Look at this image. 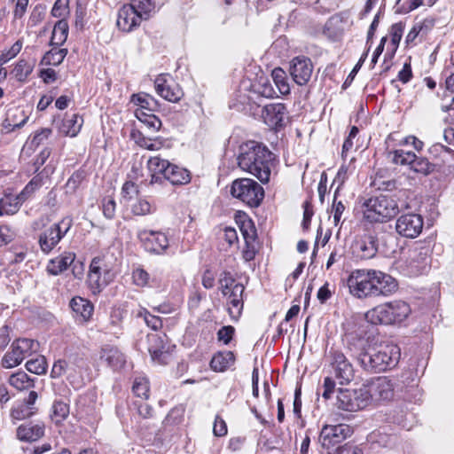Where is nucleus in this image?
I'll return each instance as SVG.
<instances>
[{
    "label": "nucleus",
    "mask_w": 454,
    "mask_h": 454,
    "mask_svg": "<svg viewBox=\"0 0 454 454\" xmlns=\"http://www.w3.org/2000/svg\"><path fill=\"white\" fill-rule=\"evenodd\" d=\"M336 454H363V451L356 445L346 443L336 450Z\"/></svg>",
    "instance_id": "774afa93"
},
{
    "label": "nucleus",
    "mask_w": 454,
    "mask_h": 454,
    "mask_svg": "<svg viewBox=\"0 0 454 454\" xmlns=\"http://www.w3.org/2000/svg\"><path fill=\"white\" fill-rule=\"evenodd\" d=\"M354 249L361 259H370L377 253L375 239L372 236L364 237L355 243Z\"/></svg>",
    "instance_id": "c85d7f7f"
},
{
    "label": "nucleus",
    "mask_w": 454,
    "mask_h": 454,
    "mask_svg": "<svg viewBox=\"0 0 454 454\" xmlns=\"http://www.w3.org/2000/svg\"><path fill=\"white\" fill-rule=\"evenodd\" d=\"M33 68L34 63L29 62L26 59H20L12 70V74L18 81L23 82L31 74Z\"/></svg>",
    "instance_id": "79ce46f5"
},
{
    "label": "nucleus",
    "mask_w": 454,
    "mask_h": 454,
    "mask_svg": "<svg viewBox=\"0 0 454 454\" xmlns=\"http://www.w3.org/2000/svg\"><path fill=\"white\" fill-rule=\"evenodd\" d=\"M356 356L364 370L380 372L394 368L398 364L401 350L393 343L364 347V342L361 341L360 351Z\"/></svg>",
    "instance_id": "7ed1b4c3"
},
{
    "label": "nucleus",
    "mask_w": 454,
    "mask_h": 454,
    "mask_svg": "<svg viewBox=\"0 0 454 454\" xmlns=\"http://www.w3.org/2000/svg\"><path fill=\"white\" fill-rule=\"evenodd\" d=\"M145 20L130 5L124 4L118 11L116 25L123 32L129 33Z\"/></svg>",
    "instance_id": "412c9836"
},
{
    "label": "nucleus",
    "mask_w": 454,
    "mask_h": 454,
    "mask_svg": "<svg viewBox=\"0 0 454 454\" xmlns=\"http://www.w3.org/2000/svg\"><path fill=\"white\" fill-rule=\"evenodd\" d=\"M28 372L40 375L43 374L47 369V362L43 356H37L35 358L28 360L26 364Z\"/></svg>",
    "instance_id": "09e8293b"
},
{
    "label": "nucleus",
    "mask_w": 454,
    "mask_h": 454,
    "mask_svg": "<svg viewBox=\"0 0 454 454\" xmlns=\"http://www.w3.org/2000/svg\"><path fill=\"white\" fill-rule=\"evenodd\" d=\"M353 434V429L346 424L325 425L319 434V442L325 449H330L345 441Z\"/></svg>",
    "instance_id": "ddd939ff"
},
{
    "label": "nucleus",
    "mask_w": 454,
    "mask_h": 454,
    "mask_svg": "<svg viewBox=\"0 0 454 454\" xmlns=\"http://www.w3.org/2000/svg\"><path fill=\"white\" fill-rule=\"evenodd\" d=\"M154 87L157 94L165 100L176 103L184 97V91L168 74H160L154 81Z\"/></svg>",
    "instance_id": "f3484780"
},
{
    "label": "nucleus",
    "mask_w": 454,
    "mask_h": 454,
    "mask_svg": "<svg viewBox=\"0 0 454 454\" xmlns=\"http://www.w3.org/2000/svg\"><path fill=\"white\" fill-rule=\"evenodd\" d=\"M155 207L152 205L145 199H138L132 206L131 211L134 215L144 216L153 214L155 211Z\"/></svg>",
    "instance_id": "8fccbe9b"
},
{
    "label": "nucleus",
    "mask_w": 454,
    "mask_h": 454,
    "mask_svg": "<svg viewBox=\"0 0 454 454\" xmlns=\"http://www.w3.org/2000/svg\"><path fill=\"white\" fill-rule=\"evenodd\" d=\"M137 238L145 249L150 253L161 254L168 247V239L160 231L140 230Z\"/></svg>",
    "instance_id": "a211bd4d"
},
{
    "label": "nucleus",
    "mask_w": 454,
    "mask_h": 454,
    "mask_svg": "<svg viewBox=\"0 0 454 454\" xmlns=\"http://www.w3.org/2000/svg\"><path fill=\"white\" fill-rule=\"evenodd\" d=\"M410 168L415 173L427 176L434 169V165L429 162L427 158L418 157L414 153V160L411 163Z\"/></svg>",
    "instance_id": "ea45409f"
},
{
    "label": "nucleus",
    "mask_w": 454,
    "mask_h": 454,
    "mask_svg": "<svg viewBox=\"0 0 454 454\" xmlns=\"http://www.w3.org/2000/svg\"><path fill=\"white\" fill-rule=\"evenodd\" d=\"M133 283L137 286H145L149 283V274L142 268H137L132 272Z\"/></svg>",
    "instance_id": "5fc2aeb1"
},
{
    "label": "nucleus",
    "mask_w": 454,
    "mask_h": 454,
    "mask_svg": "<svg viewBox=\"0 0 454 454\" xmlns=\"http://www.w3.org/2000/svg\"><path fill=\"white\" fill-rule=\"evenodd\" d=\"M213 432L216 436H223L227 434V426L223 419L219 417L215 418Z\"/></svg>",
    "instance_id": "338daca9"
},
{
    "label": "nucleus",
    "mask_w": 454,
    "mask_h": 454,
    "mask_svg": "<svg viewBox=\"0 0 454 454\" xmlns=\"http://www.w3.org/2000/svg\"><path fill=\"white\" fill-rule=\"evenodd\" d=\"M116 204L113 199H105L103 201V213L106 217L112 219L115 214Z\"/></svg>",
    "instance_id": "0e129e2a"
},
{
    "label": "nucleus",
    "mask_w": 454,
    "mask_h": 454,
    "mask_svg": "<svg viewBox=\"0 0 454 454\" xmlns=\"http://www.w3.org/2000/svg\"><path fill=\"white\" fill-rule=\"evenodd\" d=\"M219 286L223 296L226 300V306L230 317L237 321L243 309V293L245 287L236 282L230 272L224 271L220 275Z\"/></svg>",
    "instance_id": "6e6552de"
},
{
    "label": "nucleus",
    "mask_w": 454,
    "mask_h": 454,
    "mask_svg": "<svg viewBox=\"0 0 454 454\" xmlns=\"http://www.w3.org/2000/svg\"><path fill=\"white\" fill-rule=\"evenodd\" d=\"M82 125V119L76 114L67 117L62 125L63 132L69 137H75Z\"/></svg>",
    "instance_id": "e433bc0d"
},
{
    "label": "nucleus",
    "mask_w": 454,
    "mask_h": 454,
    "mask_svg": "<svg viewBox=\"0 0 454 454\" xmlns=\"http://www.w3.org/2000/svg\"><path fill=\"white\" fill-rule=\"evenodd\" d=\"M69 0H57L51 9L52 16L63 18L68 13Z\"/></svg>",
    "instance_id": "4d7b16f0"
},
{
    "label": "nucleus",
    "mask_w": 454,
    "mask_h": 454,
    "mask_svg": "<svg viewBox=\"0 0 454 454\" xmlns=\"http://www.w3.org/2000/svg\"><path fill=\"white\" fill-rule=\"evenodd\" d=\"M271 76L278 91L282 95H288L290 93V85L286 72L282 68L277 67L272 70Z\"/></svg>",
    "instance_id": "4c0bfd02"
},
{
    "label": "nucleus",
    "mask_w": 454,
    "mask_h": 454,
    "mask_svg": "<svg viewBox=\"0 0 454 454\" xmlns=\"http://www.w3.org/2000/svg\"><path fill=\"white\" fill-rule=\"evenodd\" d=\"M137 316L143 317L146 325L154 331L159 330L162 326V321L159 317L151 315L146 309H142Z\"/></svg>",
    "instance_id": "3c124183"
},
{
    "label": "nucleus",
    "mask_w": 454,
    "mask_h": 454,
    "mask_svg": "<svg viewBox=\"0 0 454 454\" xmlns=\"http://www.w3.org/2000/svg\"><path fill=\"white\" fill-rule=\"evenodd\" d=\"M347 286L352 296L365 299L389 295L396 290L397 282L380 270L359 269L349 274Z\"/></svg>",
    "instance_id": "f257e3e1"
},
{
    "label": "nucleus",
    "mask_w": 454,
    "mask_h": 454,
    "mask_svg": "<svg viewBox=\"0 0 454 454\" xmlns=\"http://www.w3.org/2000/svg\"><path fill=\"white\" fill-rule=\"evenodd\" d=\"M23 203L18 196L8 194L0 200V216L4 215H12L16 214Z\"/></svg>",
    "instance_id": "f704fd0d"
},
{
    "label": "nucleus",
    "mask_w": 454,
    "mask_h": 454,
    "mask_svg": "<svg viewBox=\"0 0 454 454\" xmlns=\"http://www.w3.org/2000/svg\"><path fill=\"white\" fill-rule=\"evenodd\" d=\"M430 268L429 249L427 247L414 248L411 251L408 269L411 275L419 276L427 272Z\"/></svg>",
    "instance_id": "6ab92c4d"
},
{
    "label": "nucleus",
    "mask_w": 454,
    "mask_h": 454,
    "mask_svg": "<svg viewBox=\"0 0 454 454\" xmlns=\"http://www.w3.org/2000/svg\"><path fill=\"white\" fill-rule=\"evenodd\" d=\"M73 311L79 315L84 321L88 320L93 313V305L86 299L74 297L70 301Z\"/></svg>",
    "instance_id": "72a5a7b5"
},
{
    "label": "nucleus",
    "mask_w": 454,
    "mask_h": 454,
    "mask_svg": "<svg viewBox=\"0 0 454 454\" xmlns=\"http://www.w3.org/2000/svg\"><path fill=\"white\" fill-rule=\"evenodd\" d=\"M234 334V328L231 325L222 327L218 333V340L223 341L224 344H228Z\"/></svg>",
    "instance_id": "e2e57ef3"
},
{
    "label": "nucleus",
    "mask_w": 454,
    "mask_h": 454,
    "mask_svg": "<svg viewBox=\"0 0 454 454\" xmlns=\"http://www.w3.org/2000/svg\"><path fill=\"white\" fill-rule=\"evenodd\" d=\"M331 365L335 377L340 380V384L348 383L353 379V366L343 353L333 351L332 353Z\"/></svg>",
    "instance_id": "4be33fe9"
},
{
    "label": "nucleus",
    "mask_w": 454,
    "mask_h": 454,
    "mask_svg": "<svg viewBox=\"0 0 454 454\" xmlns=\"http://www.w3.org/2000/svg\"><path fill=\"white\" fill-rule=\"evenodd\" d=\"M336 406L347 411H356L367 407V395L364 386L359 389H340L337 395Z\"/></svg>",
    "instance_id": "f8f14e48"
},
{
    "label": "nucleus",
    "mask_w": 454,
    "mask_h": 454,
    "mask_svg": "<svg viewBox=\"0 0 454 454\" xmlns=\"http://www.w3.org/2000/svg\"><path fill=\"white\" fill-rule=\"evenodd\" d=\"M44 434L43 424H23L17 429V436L20 441L34 442L40 439Z\"/></svg>",
    "instance_id": "cd10ccee"
},
{
    "label": "nucleus",
    "mask_w": 454,
    "mask_h": 454,
    "mask_svg": "<svg viewBox=\"0 0 454 454\" xmlns=\"http://www.w3.org/2000/svg\"><path fill=\"white\" fill-rule=\"evenodd\" d=\"M99 361L114 371H119L124 367L126 356L117 347L105 345L99 351Z\"/></svg>",
    "instance_id": "5701e85b"
},
{
    "label": "nucleus",
    "mask_w": 454,
    "mask_h": 454,
    "mask_svg": "<svg viewBox=\"0 0 454 454\" xmlns=\"http://www.w3.org/2000/svg\"><path fill=\"white\" fill-rule=\"evenodd\" d=\"M129 5L137 11L145 20H149L156 12L155 0H131Z\"/></svg>",
    "instance_id": "473e14b6"
},
{
    "label": "nucleus",
    "mask_w": 454,
    "mask_h": 454,
    "mask_svg": "<svg viewBox=\"0 0 454 454\" xmlns=\"http://www.w3.org/2000/svg\"><path fill=\"white\" fill-rule=\"evenodd\" d=\"M151 173L150 184L163 185L169 182L173 185H184L191 181L190 172L159 156L151 157L147 161Z\"/></svg>",
    "instance_id": "20e7f679"
},
{
    "label": "nucleus",
    "mask_w": 454,
    "mask_h": 454,
    "mask_svg": "<svg viewBox=\"0 0 454 454\" xmlns=\"http://www.w3.org/2000/svg\"><path fill=\"white\" fill-rule=\"evenodd\" d=\"M235 356L231 351L218 352L210 361V367L215 372H223L233 365Z\"/></svg>",
    "instance_id": "c756f323"
},
{
    "label": "nucleus",
    "mask_w": 454,
    "mask_h": 454,
    "mask_svg": "<svg viewBox=\"0 0 454 454\" xmlns=\"http://www.w3.org/2000/svg\"><path fill=\"white\" fill-rule=\"evenodd\" d=\"M68 35V25L65 20H59L52 30L51 44L52 46L61 45L66 42Z\"/></svg>",
    "instance_id": "c9c22d12"
},
{
    "label": "nucleus",
    "mask_w": 454,
    "mask_h": 454,
    "mask_svg": "<svg viewBox=\"0 0 454 454\" xmlns=\"http://www.w3.org/2000/svg\"><path fill=\"white\" fill-rule=\"evenodd\" d=\"M388 157L394 164L411 166L414 160V153L403 149L394 150L388 153Z\"/></svg>",
    "instance_id": "58836bf2"
},
{
    "label": "nucleus",
    "mask_w": 454,
    "mask_h": 454,
    "mask_svg": "<svg viewBox=\"0 0 454 454\" xmlns=\"http://www.w3.org/2000/svg\"><path fill=\"white\" fill-rule=\"evenodd\" d=\"M28 116L25 114L24 111L18 108L9 109L7 116L2 123V130L5 133H10L15 129H20L25 125Z\"/></svg>",
    "instance_id": "bb28decb"
},
{
    "label": "nucleus",
    "mask_w": 454,
    "mask_h": 454,
    "mask_svg": "<svg viewBox=\"0 0 454 454\" xmlns=\"http://www.w3.org/2000/svg\"><path fill=\"white\" fill-rule=\"evenodd\" d=\"M148 343V351L152 359L159 364H167L168 354L164 339L158 334H149Z\"/></svg>",
    "instance_id": "393cba45"
},
{
    "label": "nucleus",
    "mask_w": 454,
    "mask_h": 454,
    "mask_svg": "<svg viewBox=\"0 0 454 454\" xmlns=\"http://www.w3.org/2000/svg\"><path fill=\"white\" fill-rule=\"evenodd\" d=\"M240 231L243 234L245 243L254 242L256 238V231L251 223V221L244 222L240 227Z\"/></svg>",
    "instance_id": "bf43d9fd"
},
{
    "label": "nucleus",
    "mask_w": 454,
    "mask_h": 454,
    "mask_svg": "<svg viewBox=\"0 0 454 454\" xmlns=\"http://www.w3.org/2000/svg\"><path fill=\"white\" fill-rule=\"evenodd\" d=\"M75 254L65 251L59 256L49 261L47 264V271L51 275L57 276L66 270L74 262Z\"/></svg>",
    "instance_id": "a878e982"
},
{
    "label": "nucleus",
    "mask_w": 454,
    "mask_h": 454,
    "mask_svg": "<svg viewBox=\"0 0 454 454\" xmlns=\"http://www.w3.org/2000/svg\"><path fill=\"white\" fill-rule=\"evenodd\" d=\"M238 166L266 184L270 181L271 170L275 164L274 153L263 144L247 141L239 146L237 157Z\"/></svg>",
    "instance_id": "f03ea898"
},
{
    "label": "nucleus",
    "mask_w": 454,
    "mask_h": 454,
    "mask_svg": "<svg viewBox=\"0 0 454 454\" xmlns=\"http://www.w3.org/2000/svg\"><path fill=\"white\" fill-rule=\"evenodd\" d=\"M424 220L420 215L407 213L401 215L395 222L396 232L407 239H415L422 231Z\"/></svg>",
    "instance_id": "2eb2a0df"
},
{
    "label": "nucleus",
    "mask_w": 454,
    "mask_h": 454,
    "mask_svg": "<svg viewBox=\"0 0 454 454\" xmlns=\"http://www.w3.org/2000/svg\"><path fill=\"white\" fill-rule=\"evenodd\" d=\"M323 388H324V391L322 393V396L325 400L330 399L332 395L333 394L334 388H335L334 380L330 377L325 378Z\"/></svg>",
    "instance_id": "69168bd1"
},
{
    "label": "nucleus",
    "mask_w": 454,
    "mask_h": 454,
    "mask_svg": "<svg viewBox=\"0 0 454 454\" xmlns=\"http://www.w3.org/2000/svg\"><path fill=\"white\" fill-rule=\"evenodd\" d=\"M403 30L404 25L402 22L395 23L391 26L389 30V42H391L394 46H399Z\"/></svg>",
    "instance_id": "603ef678"
},
{
    "label": "nucleus",
    "mask_w": 454,
    "mask_h": 454,
    "mask_svg": "<svg viewBox=\"0 0 454 454\" xmlns=\"http://www.w3.org/2000/svg\"><path fill=\"white\" fill-rule=\"evenodd\" d=\"M410 305L403 301L380 304L365 313V318L373 325H393L405 320L411 314Z\"/></svg>",
    "instance_id": "39448f33"
},
{
    "label": "nucleus",
    "mask_w": 454,
    "mask_h": 454,
    "mask_svg": "<svg viewBox=\"0 0 454 454\" xmlns=\"http://www.w3.org/2000/svg\"><path fill=\"white\" fill-rule=\"evenodd\" d=\"M262 116L270 128L281 127L286 116V108L281 103L269 104L263 107Z\"/></svg>",
    "instance_id": "b1692460"
},
{
    "label": "nucleus",
    "mask_w": 454,
    "mask_h": 454,
    "mask_svg": "<svg viewBox=\"0 0 454 454\" xmlns=\"http://www.w3.org/2000/svg\"><path fill=\"white\" fill-rule=\"evenodd\" d=\"M35 413L34 407L26 405L23 403L15 404L11 411V418L15 422L29 418Z\"/></svg>",
    "instance_id": "c03bdc74"
},
{
    "label": "nucleus",
    "mask_w": 454,
    "mask_h": 454,
    "mask_svg": "<svg viewBox=\"0 0 454 454\" xmlns=\"http://www.w3.org/2000/svg\"><path fill=\"white\" fill-rule=\"evenodd\" d=\"M149 390V382L145 377L137 376L135 378L132 385V391L137 397L145 400L148 399Z\"/></svg>",
    "instance_id": "37998d69"
},
{
    "label": "nucleus",
    "mask_w": 454,
    "mask_h": 454,
    "mask_svg": "<svg viewBox=\"0 0 454 454\" xmlns=\"http://www.w3.org/2000/svg\"><path fill=\"white\" fill-rule=\"evenodd\" d=\"M130 137L138 146L149 151H158L163 146L160 139L146 137L139 130H132Z\"/></svg>",
    "instance_id": "2f4dec72"
},
{
    "label": "nucleus",
    "mask_w": 454,
    "mask_h": 454,
    "mask_svg": "<svg viewBox=\"0 0 454 454\" xmlns=\"http://www.w3.org/2000/svg\"><path fill=\"white\" fill-rule=\"evenodd\" d=\"M231 194L249 207H254L263 200L264 190L251 178H238L231 184Z\"/></svg>",
    "instance_id": "1a4fd4ad"
},
{
    "label": "nucleus",
    "mask_w": 454,
    "mask_h": 454,
    "mask_svg": "<svg viewBox=\"0 0 454 454\" xmlns=\"http://www.w3.org/2000/svg\"><path fill=\"white\" fill-rule=\"evenodd\" d=\"M399 212L397 201L388 196L371 197L363 204V215L370 223H384Z\"/></svg>",
    "instance_id": "423d86ee"
},
{
    "label": "nucleus",
    "mask_w": 454,
    "mask_h": 454,
    "mask_svg": "<svg viewBox=\"0 0 454 454\" xmlns=\"http://www.w3.org/2000/svg\"><path fill=\"white\" fill-rule=\"evenodd\" d=\"M9 383L19 390L28 389L34 385L33 380L24 372H18L12 374L9 379Z\"/></svg>",
    "instance_id": "a19ab883"
},
{
    "label": "nucleus",
    "mask_w": 454,
    "mask_h": 454,
    "mask_svg": "<svg viewBox=\"0 0 454 454\" xmlns=\"http://www.w3.org/2000/svg\"><path fill=\"white\" fill-rule=\"evenodd\" d=\"M121 193L124 199L130 200L138 193L137 185L131 181H127L122 186Z\"/></svg>",
    "instance_id": "680f3d73"
},
{
    "label": "nucleus",
    "mask_w": 454,
    "mask_h": 454,
    "mask_svg": "<svg viewBox=\"0 0 454 454\" xmlns=\"http://www.w3.org/2000/svg\"><path fill=\"white\" fill-rule=\"evenodd\" d=\"M131 102L139 106L140 107L138 109H146L148 112L153 111L156 106L155 99L145 93L134 94L131 98Z\"/></svg>",
    "instance_id": "a18cd8bd"
},
{
    "label": "nucleus",
    "mask_w": 454,
    "mask_h": 454,
    "mask_svg": "<svg viewBox=\"0 0 454 454\" xmlns=\"http://www.w3.org/2000/svg\"><path fill=\"white\" fill-rule=\"evenodd\" d=\"M42 186V179L39 176L33 177L24 189L17 195L19 200L24 203L34 192Z\"/></svg>",
    "instance_id": "49530a36"
},
{
    "label": "nucleus",
    "mask_w": 454,
    "mask_h": 454,
    "mask_svg": "<svg viewBox=\"0 0 454 454\" xmlns=\"http://www.w3.org/2000/svg\"><path fill=\"white\" fill-rule=\"evenodd\" d=\"M114 278V274L103 267V260L99 257L92 259L88 274V283L93 293H98Z\"/></svg>",
    "instance_id": "dca6fc26"
},
{
    "label": "nucleus",
    "mask_w": 454,
    "mask_h": 454,
    "mask_svg": "<svg viewBox=\"0 0 454 454\" xmlns=\"http://www.w3.org/2000/svg\"><path fill=\"white\" fill-rule=\"evenodd\" d=\"M288 48V42L286 37L278 38L270 46L269 50L270 54H278L279 56L285 55Z\"/></svg>",
    "instance_id": "6e6d98bb"
},
{
    "label": "nucleus",
    "mask_w": 454,
    "mask_h": 454,
    "mask_svg": "<svg viewBox=\"0 0 454 454\" xmlns=\"http://www.w3.org/2000/svg\"><path fill=\"white\" fill-rule=\"evenodd\" d=\"M69 414V406L67 403L56 401L52 405L51 419L59 424L62 422Z\"/></svg>",
    "instance_id": "de8ad7c7"
},
{
    "label": "nucleus",
    "mask_w": 454,
    "mask_h": 454,
    "mask_svg": "<svg viewBox=\"0 0 454 454\" xmlns=\"http://www.w3.org/2000/svg\"><path fill=\"white\" fill-rule=\"evenodd\" d=\"M83 179L82 174L75 172L67 180L66 189L67 193H74L79 188Z\"/></svg>",
    "instance_id": "13d9d810"
},
{
    "label": "nucleus",
    "mask_w": 454,
    "mask_h": 454,
    "mask_svg": "<svg viewBox=\"0 0 454 454\" xmlns=\"http://www.w3.org/2000/svg\"><path fill=\"white\" fill-rule=\"evenodd\" d=\"M349 14L340 12L330 17L325 24L323 34L332 42H339L345 32L351 27Z\"/></svg>",
    "instance_id": "4468645a"
},
{
    "label": "nucleus",
    "mask_w": 454,
    "mask_h": 454,
    "mask_svg": "<svg viewBox=\"0 0 454 454\" xmlns=\"http://www.w3.org/2000/svg\"><path fill=\"white\" fill-rule=\"evenodd\" d=\"M313 68L310 59H293L290 63L289 73L294 82L302 86L310 80Z\"/></svg>",
    "instance_id": "aec40b11"
},
{
    "label": "nucleus",
    "mask_w": 454,
    "mask_h": 454,
    "mask_svg": "<svg viewBox=\"0 0 454 454\" xmlns=\"http://www.w3.org/2000/svg\"><path fill=\"white\" fill-rule=\"evenodd\" d=\"M38 343L31 339H18L12 342L9 350L2 359V365L4 368H13L21 364L28 356L35 351Z\"/></svg>",
    "instance_id": "9b49d317"
},
{
    "label": "nucleus",
    "mask_w": 454,
    "mask_h": 454,
    "mask_svg": "<svg viewBox=\"0 0 454 454\" xmlns=\"http://www.w3.org/2000/svg\"><path fill=\"white\" fill-rule=\"evenodd\" d=\"M72 225V218L64 217L59 222L43 230L38 237V244L41 251L44 254L51 253L69 231Z\"/></svg>",
    "instance_id": "9d476101"
},
{
    "label": "nucleus",
    "mask_w": 454,
    "mask_h": 454,
    "mask_svg": "<svg viewBox=\"0 0 454 454\" xmlns=\"http://www.w3.org/2000/svg\"><path fill=\"white\" fill-rule=\"evenodd\" d=\"M363 386L367 395L368 405L391 402L400 391L399 381L386 376L372 378Z\"/></svg>",
    "instance_id": "0eeeda50"
},
{
    "label": "nucleus",
    "mask_w": 454,
    "mask_h": 454,
    "mask_svg": "<svg viewBox=\"0 0 454 454\" xmlns=\"http://www.w3.org/2000/svg\"><path fill=\"white\" fill-rule=\"evenodd\" d=\"M84 362L82 359L69 361L67 367V380L74 387H80L82 384V372Z\"/></svg>",
    "instance_id": "7c9ffc66"
},
{
    "label": "nucleus",
    "mask_w": 454,
    "mask_h": 454,
    "mask_svg": "<svg viewBox=\"0 0 454 454\" xmlns=\"http://www.w3.org/2000/svg\"><path fill=\"white\" fill-rule=\"evenodd\" d=\"M68 364L69 361L63 359L57 360L51 368V376L52 378H60L64 375L67 377Z\"/></svg>",
    "instance_id": "864d4df0"
},
{
    "label": "nucleus",
    "mask_w": 454,
    "mask_h": 454,
    "mask_svg": "<svg viewBox=\"0 0 454 454\" xmlns=\"http://www.w3.org/2000/svg\"><path fill=\"white\" fill-rule=\"evenodd\" d=\"M16 236L13 230L8 225L0 226V247L4 246L12 242Z\"/></svg>",
    "instance_id": "052dcab7"
}]
</instances>
